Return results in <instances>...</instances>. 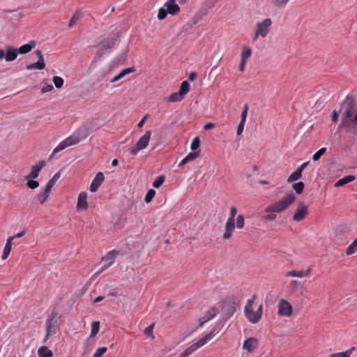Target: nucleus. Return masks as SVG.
Wrapping results in <instances>:
<instances>
[{
    "label": "nucleus",
    "mask_w": 357,
    "mask_h": 357,
    "mask_svg": "<svg viewBox=\"0 0 357 357\" xmlns=\"http://www.w3.org/2000/svg\"><path fill=\"white\" fill-rule=\"evenodd\" d=\"M136 70L135 68L132 67V68H125L123 69V70H121L118 75L120 77V79H122L123 77H124L126 75L128 74H130L131 73H133L135 72Z\"/></svg>",
    "instance_id": "ea45409f"
},
{
    "label": "nucleus",
    "mask_w": 357,
    "mask_h": 357,
    "mask_svg": "<svg viewBox=\"0 0 357 357\" xmlns=\"http://www.w3.org/2000/svg\"><path fill=\"white\" fill-rule=\"evenodd\" d=\"M155 195V191L153 189H150L148 190L146 196H145V198H144V201L146 202V203H149L150 202L152 201L153 198L154 197Z\"/></svg>",
    "instance_id": "58836bf2"
},
{
    "label": "nucleus",
    "mask_w": 357,
    "mask_h": 357,
    "mask_svg": "<svg viewBox=\"0 0 357 357\" xmlns=\"http://www.w3.org/2000/svg\"><path fill=\"white\" fill-rule=\"evenodd\" d=\"M5 54L6 61L10 62L16 59L18 55V52L17 51V48H15L10 45H6Z\"/></svg>",
    "instance_id": "2eb2a0df"
},
{
    "label": "nucleus",
    "mask_w": 357,
    "mask_h": 357,
    "mask_svg": "<svg viewBox=\"0 0 357 357\" xmlns=\"http://www.w3.org/2000/svg\"><path fill=\"white\" fill-rule=\"evenodd\" d=\"M248 111V105H245L244 107H243V110L241 115V121H243V122L246 121Z\"/></svg>",
    "instance_id": "3c124183"
},
{
    "label": "nucleus",
    "mask_w": 357,
    "mask_h": 357,
    "mask_svg": "<svg viewBox=\"0 0 357 357\" xmlns=\"http://www.w3.org/2000/svg\"><path fill=\"white\" fill-rule=\"evenodd\" d=\"M87 195L86 192H81L79 195L77 207L78 209L86 210L88 208V203L86 201Z\"/></svg>",
    "instance_id": "a211bd4d"
},
{
    "label": "nucleus",
    "mask_w": 357,
    "mask_h": 357,
    "mask_svg": "<svg viewBox=\"0 0 357 357\" xmlns=\"http://www.w3.org/2000/svg\"><path fill=\"white\" fill-rule=\"evenodd\" d=\"M213 128H214V124L213 123H208L204 127V130H206L213 129Z\"/></svg>",
    "instance_id": "69168bd1"
},
{
    "label": "nucleus",
    "mask_w": 357,
    "mask_h": 357,
    "mask_svg": "<svg viewBox=\"0 0 357 357\" xmlns=\"http://www.w3.org/2000/svg\"><path fill=\"white\" fill-rule=\"evenodd\" d=\"M238 302L235 297H229L222 302L221 310L222 313V319L227 320L236 311L238 307Z\"/></svg>",
    "instance_id": "7ed1b4c3"
},
{
    "label": "nucleus",
    "mask_w": 357,
    "mask_h": 357,
    "mask_svg": "<svg viewBox=\"0 0 357 357\" xmlns=\"http://www.w3.org/2000/svg\"><path fill=\"white\" fill-rule=\"evenodd\" d=\"M292 313L291 304L284 299H281L278 304V314L280 316L289 317Z\"/></svg>",
    "instance_id": "9d476101"
},
{
    "label": "nucleus",
    "mask_w": 357,
    "mask_h": 357,
    "mask_svg": "<svg viewBox=\"0 0 357 357\" xmlns=\"http://www.w3.org/2000/svg\"><path fill=\"white\" fill-rule=\"evenodd\" d=\"M165 181V176H159L153 183V186L155 188H160Z\"/></svg>",
    "instance_id": "e433bc0d"
},
{
    "label": "nucleus",
    "mask_w": 357,
    "mask_h": 357,
    "mask_svg": "<svg viewBox=\"0 0 357 357\" xmlns=\"http://www.w3.org/2000/svg\"><path fill=\"white\" fill-rule=\"evenodd\" d=\"M326 149L321 148L318 150L313 155L312 159L314 161H317L320 159V158L326 153Z\"/></svg>",
    "instance_id": "4c0bfd02"
},
{
    "label": "nucleus",
    "mask_w": 357,
    "mask_h": 357,
    "mask_svg": "<svg viewBox=\"0 0 357 357\" xmlns=\"http://www.w3.org/2000/svg\"><path fill=\"white\" fill-rule=\"evenodd\" d=\"M310 161L305 162L303 163L301 166H299L297 169L303 172V169L308 165Z\"/></svg>",
    "instance_id": "338daca9"
},
{
    "label": "nucleus",
    "mask_w": 357,
    "mask_h": 357,
    "mask_svg": "<svg viewBox=\"0 0 357 357\" xmlns=\"http://www.w3.org/2000/svg\"><path fill=\"white\" fill-rule=\"evenodd\" d=\"M119 291H120L119 289H114L109 291L108 295L111 296H117L121 294Z\"/></svg>",
    "instance_id": "0e129e2a"
},
{
    "label": "nucleus",
    "mask_w": 357,
    "mask_h": 357,
    "mask_svg": "<svg viewBox=\"0 0 357 357\" xmlns=\"http://www.w3.org/2000/svg\"><path fill=\"white\" fill-rule=\"evenodd\" d=\"M307 206L303 202H298L297 209L293 216V220L296 222L304 220L307 215Z\"/></svg>",
    "instance_id": "1a4fd4ad"
},
{
    "label": "nucleus",
    "mask_w": 357,
    "mask_h": 357,
    "mask_svg": "<svg viewBox=\"0 0 357 357\" xmlns=\"http://www.w3.org/2000/svg\"><path fill=\"white\" fill-rule=\"evenodd\" d=\"M217 312L218 308L213 307L206 312V313L203 317V319L208 321L212 319L216 315Z\"/></svg>",
    "instance_id": "bb28decb"
},
{
    "label": "nucleus",
    "mask_w": 357,
    "mask_h": 357,
    "mask_svg": "<svg viewBox=\"0 0 357 357\" xmlns=\"http://www.w3.org/2000/svg\"><path fill=\"white\" fill-rule=\"evenodd\" d=\"M167 13H169L166 8H160L159 11H158V19L160 20H164L167 17Z\"/></svg>",
    "instance_id": "de8ad7c7"
},
{
    "label": "nucleus",
    "mask_w": 357,
    "mask_h": 357,
    "mask_svg": "<svg viewBox=\"0 0 357 357\" xmlns=\"http://www.w3.org/2000/svg\"><path fill=\"white\" fill-rule=\"evenodd\" d=\"M197 77V73L195 72H191L189 75L188 79L190 81H194Z\"/></svg>",
    "instance_id": "774afa93"
},
{
    "label": "nucleus",
    "mask_w": 357,
    "mask_h": 357,
    "mask_svg": "<svg viewBox=\"0 0 357 357\" xmlns=\"http://www.w3.org/2000/svg\"><path fill=\"white\" fill-rule=\"evenodd\" d=\"M45 160H43L39 161L38 164L33 165L31 167V172L25 176V180L36 178L38 176L40 171L45 166Z\"/></svg>",
    "instance_id": "9b49d317"
},
{
    "label": "nucleus",
    "mask_w": 357,
    "mask_h": 357,
    "mask_svg": "<svg viewBox=\"0 0 357 357\" xmlns=\"http://www.w3.org/2000/svg\"><path fill=\"white\" fill-rule=\"evenodd\" d=\"M100 328V322L99 321H93L91 324V330L90 337H95L99 331Z\"/></svg>",
    "instance_id": "2f4dec72"
},
{
    "label": "nucleus",
    "mask_w": 357,
    "mask_h": 357,
    "mask_svg": "<svg viewBox=\"0 0 357 357\" xmlns=\"http://www.w3.org/2000/svg\"><path fill=\"white\" fill-rule=\"evenodd\" d=\"M237 210L235 207H231L230 209V217L228 218V220H231L232 221H234L235 215H236Z\"/></svg>",
    "instance_id": "bf43d9fd"
},
{
    "label": "nucleus",
    "mask_w": 357,
    "mask_h": 357,
    "mask_svg": "<svg viewBox=\"0 0 357 357\" xmlns=\"http://www.w3.org/2000/svg\"><path fill=\"white\" fill-rule=\"evenodd\" d=\"M339 112L336 110H334L332 113L331 120L333 123H337L338 121Z\"/></svg>",
    "instance_id": "680f3d73"
},
{
    "label": "nucleus",
    "mask_w": 357,
    "mask_h": 357,
    "mask_svg": "<svg viewBox=\"0 0 357 357\" xmlns=\"http://www.w3.org/2000/svg\"><path fill=\"white\" fill-rule=\"evenodd\" d=\"M357 251V238L352 242V243L347 248L346 253L347 255H351Z\"/></svg>",
    "instance_id": "c756f323"
},
{
    "label": "nucleus",
    "mask_w": 357,
    "mask_h": 357,
    "mask_svg": "<svg viewBox=\"0 0 357 357\" xmlns=\"http://www.w3.org/2000/svg\"><path fill=\"white\" fill-rule=\"evenodd\" d=\"M183 98V96H182L179 92H178L171 94L168 98V100L169 102H178L181 101Z\"/></svg>",
    "instance_id": "72a5a7b5"
},
{
    "label": "nucleus",
    "mask_w": 357,
    "mask_h": 357,
    "mask_svg": "<svg viewBox=\"0 0 357 357\" xmlns=\"http://www.w3.org/2000/svg\"><path fill=\"white\" fill-rule=\"evenodd\" d=\"M262 305H260L257 310L255 312V317H252V319H250V322L252 324H256L260 320L262 315Z\"/></svg>",
    "instance_id": "cd10ccee"
},
{
    "label": "nucleus",
    "mask_w": 357,
    "mask_h": 357,
    "mask_svg": "<svg viewBox=\"0 0 357 357\" xmlns=\"http://www.w3.org/2000/svg\"><path fill=\"white\" fill-rule=\"evenodd\" d=\"M271 24L272 22L270 18H266L262 22H258L253 40H256L259 36H261L263 38L266 37L269 32Z\"/></svg>",
    "instance_id": "39448f33"
},
{
    "label": "nucleus",
    "mask_w": 357,
    "mask_h": 357,
    "mask_svg": "<svg viewBox=\"0 0 357 357\" xmlns=\"http://www.w3.org/2000/svg\"><path fill=\"white\" fill-rule=\"evenodd\" d=\"M151 135V132L147 130L145 134L139 139L135 146L131 149L130 153L132 155H136L139 151L144 149L149 144Z\"/></svg>",
    "instance_id": "423d86ee"
},
{
    "label": "nucleus",
    "mask_w": 357,
    "mask_h": 357,
    "mask_svg": "<svg viewBox=\"0 0 357 357\" xmlns=\"http://www.w3.org/2000/svg\"><path fill=\"white\" fill-rule=\"evenodd\" d=\"M80 139L77 136H70L69 137L63 140L53 151L51 157H53L56 153L63 150L64 149L79 143Z\"/></svg>",
    "instance_id": "6e6552de"
},
{
    "label": "nucleus",
    "mask_w": 357,
    "mask_h": 357,
    "mask_svg": "<svg viewBox=\"0 0 357 357\" xmlns=\"http://www.w3.org/2000/svg\"><path fill=\"white\" fill-rule=\"evenodd\" d=\"M252 54V50L248 46H243L241 53V59L247 60Z\"/></svg>",
    "instance_id": "473e14b6"
},
{
    "label": "nucleus",
    "mask_w": 357,
    "mask_h": 357,
    "mask_svg": "<svg viewBox=\"0 0 357 357\" xmlns=\"http://www.w3.org/2000/svg\"><path fill=\"white\" fill-rule=\"evenodd\" d=\"M356 105L355 96L352 92L349 93L345 100L342 102L340 111L342 110V116L339 129L344 127H349L352 125V119L354 118V109Z\"/></svg>",
    "instance_id": "f257e3e1"
},
{
    "label": "nucleus",
    "mask_w": 357,
    "mask_h": 357,
    "mask_svg": "<svg viewBox=\"0 0 357 357\" xmlns=\"http://www.w3.org/2000/svg\"><path fill=\"white\" fill-rule=\"evenodd\" d=\"M304 187H305V185H304L303 182H302V181H299L293 185L294 190L298 195H300L303 192Z\"/></svg>",
    "instance_id": "c9c22d12"
},
{
    "label": "nucleus",
    "mask_w": 357,
    "mask_h": 357,
    "mask_svg": "<svg viewBox=\"0 0 357 357\" xmlns=\"http://www.w3.org/2000/svg\"><path fill=\"white\" fill-rule=\"evenodd\" d=\"M200 146V139L199 138V137H196L193 139L192 143H191V146H190V149L192 151H196Z\"/></svg>",
    "instance_id": "a18cd8bd"
},
{
    "label": "nucleus",
    "mask_w": 357,
    "mask_h": 357,
    "mask_svg": "<svg viewBox=\"0 0 357 357\" xmlns=\"http://www.w3.org/2000/svg\"><path fill=\"white\" fill-rule=\"evenodd\" d=\"M235 229V221H232L231 220H227L226 225L225 232L223 234L224 239H229L231 237L233 231Z\"/></svg>",
    "instance_id": "f3484780"
},
{
    "label": "nucleus",
    "mask_w": 357,
    "mask_h": 357,
    "mask_svg": "<svg viewBox=\"0 0 357 357\" xmlns=\"http://www.w3.org/2000/svg\"><path fill=\"white\" fill-rule=\"evenodd\" d=\"M50 193V191L47 190L46 188H45L42 192H40L38 194V198L41 204L45 203V202L47 200V197H49Z\"/></svg>",
    "instance_id": "c85d7f7f"
},
{
    "label": "nucleus",
    "mask_w": 357,
    "mask_h": 357,
    "mask_svg": "<svg viewBox=\"0 0 357 357\" xmlns=\"http://www.w3.org/2000/svg\"><path fill=\"white\" fill-rule=\"evenodd\" d=\"M189 90L190 84L186 80L183 81L180 86L179 93L184 96L185 94L188 93Z\"/></svg>",
    "instance_id": "7c9ffc66"
},
{
    "label": "nucleus",
    "mask_w": 357,
    "mask_h": 357,
    "mask_svg": "<svg viewBox=\"0 0 357 357\" xmlns=\"http://www.w3.org/2000/svg\"><path fill=\"white\" fill-rule=\"evenodd\" d=\"M245 123V122L240 121L238 126L237 128V131H236L237 135H240L242 134L243 129H244Z\"/></svg>",
    "instance_id": "13d9d810"
},
{
    "label": "nucleus",
    "mask_w": 357,
    "mask_h": 357,
    "mask_svg": "<svg viewBox=\"0 0 357 357\" xmlns=\"http://www.w3.org/2000/svg\"><path fill=\"white\" fill-rule=\"evenodd\" d=\"M14 238V237H9L6 241L3 255L1 256L2 259H6L10 255L11 250V241Z\"/></svg>",
    "instance_id": "5701e85b"
},
{
    "label": "nucleus",
    "mask_w": 357,
    "mask_h": 357,
    "mask_svg": "<svg viewBox=\"0 0 357 357\" xmlns=\"http://www.w3.org/2000/svg\"><path fill=\"white\" fill-rule=\"evenodd\" d=\"M268 214L266 215H264L262 216V218L264 220H266V221H271V220H273L275 219L276 218V215L273 214V213H267Z\"/></svg>",
    "instance_id": "5fc2aeb1"
},
{
    "label": "nucleus",
    "mask_w": 357,
    "mask_h": 357,
    "mask_svg": "<svg viewBox=\"0 0 357 357\" xmlns=\"http://www.w3.org/2000/svg\"><path fill=\"white\" fill-rule=\"evenodd\" d=\"M299 282L296 280H291L289 284V288L292 291H296L298 287Z\"/></svg>",
    "instance_id": "864d4df0"
},
{
    "label": "nucleus",
    "mask_w": 357,
    "mask_h": 357,
    "mask_svg": "<svg viewBox=\"0 0 357 357\" xmlns=\"http://www.w3.org/2000/svg\"><path fill=\"white\" fill-rule=\"evenodd\" d=\"M286 276L303 278V277H304V274L303 273V271H296L292 270V271L287 272L286 273Z\"/></svg>",
    "instance_id": "79ce46f5"
},
{
    "label": "nucleus",
    "mask_w": 357,
    "mask_h": 357,
    "mask_svg": "<svg viewBox=\"0 0 357 357\" xmlns=\"http://www.w3.org/2000/svg\"><path fill=\"white\" fill-rule=\"evenodd\" d=\"M53 89H54V87L52 84H47L42 88V92L47 93V92L52 91Z\"/></svg>",
    "instance_id": "052dcab7"
},
{
    "label": "nucleus",
    "mask_w": 357,
    "mask_h": 357,
    "mask_svg": "<svg viewBox=\"0 0 357 357\" xmlns=\"http://www.w3.org/2000/svg\"><path fill=\"white\" fill-rule=\"evenodd\" d=\"M245 219L243 215H238L236 218V227L238 229H241L244 227Z\"/></svg>",
    "instance_id": "49530a36"
},
{
    "label": "nucleus",
    "mask_w": 357,
    "mask_h": 357,
    "mask_svg": "<svg viewBox=\"0 0 357 357\" xmlns=\"http://www.w3.org/2000/svg\"><path fill=\"white\" fill-rule=\"evenodd\" d=\"M114 263V261H112L109 262L107 264L104 265L101 268H100L97 271V274L102 273L103 271H105L106 269H107L109 267H110Z\"/></svg>",
    "instance_id": "4d7b16f0"
},
{
    "label": "nucleus",
    "mask_w": 357,
    "mask_h": 357,
    "mask_svg": "<svg viewBox=\"0 0 357 357\" xmlns=\"http://www.w3.org/2000/svg\"><path fill=\"white\" fill-rule=\"evenodd\" d=\"M295 200L296 196L293 193L288 194L280 201L268 206L265 209V213L282 212L287 209Z\"/></svg>",
    "instance_id": "f03ea898"
},
{
    "label": "nucleus",
    "mask_w": 357,
    "mask_h": 357,
    "mask_svg": "<svg viewBox=\"0 0 357 357\" xmlns=\"http://www.w3.org/2000/svg\"><path fill=\"white\" fill-rule=\"evenodd\" d=\"M82 15V14L81 12H79V11L75 12L73 15V16L71 17V18L69 21V23L68 25V29L73 28L77 24V22L79 20V19L81 18Z\"/></svg>",
    "instance_id": "412c9836"
},
{
    "label": "nucleus",
    "mask_w": 357,
    "mask_h": 357,
    "mask_svg": "<svg viewBox=\"0 0 357 357\" xmlns=\"http://www.w3.org/2000/svg\"><path fill=\"white\" fill-rule=\"evenodd\" d=\"M53 82L55 85V86L57 88V89H60L62 87L63 84V79L62 77H59V76H54L53 77Z\"/></svg>",
    "instance_id": "a19ab883"
},
{
    "label": "nucleus",
    "mask_w": 357,
    "mask_h": 357,
    "mask_svg": "<svg viewBox=\"0 0 357 357\" xmlns=\"http://www.w3.org/2000/svg\"><path fill=\"white\" fill-rule=\"evenodd\" d=\"M27 181L26 185L29 188L34 190L39 186V183L37 181H34L32 178H29Z\"/></svg>",
    "instance_id": "c03bdc74"
},
{
    "label": "nucleus",
    "mask_w": 357,
    "mask_h": 357,
    "mask_svg": "<svg viewBox=\"0 0 357 357\" xmlns=\"http://www.w3.org/2000/svg\"><path fill=\"white\" fill-rule=\"evenodd\" d=\"M355 180V176L353 175H348L342 178L339 179L335 184V187L343 186L347 183H349Z\"/></svg>",
    "instance_id": "4be33fe9"
},
{
    "label": "nucleus",
    "mask_w": 357,
    "mask_h": 357,
    "mask_svg": "<svg viewBox=\"0 0 357 357\" xmlns=\"http://www.w3.org/2000/svg\"><path fill=\"white\" fill-rule=\"evenodd\" d=\"M154 326H155V324H151L149 326L146 327L144 331V333L147 335V336H150L153 334V328H154Z\"/></svg>",
    "instance_id": "603ef678"
},
{
    "label": "nucleus",
    "mask_w": 357,
    "mask_h": 357,
    "mask_svg": "<svg viewBox=\"0 0 357 357\" xmlns=\"http://www.w3.org/2000/svg\"><path fill=\"white\" fill-rule=\"evenodd\" d=\"M289 0H271L272 3L277 7H284Z\"/></svg>",
    "instance_id": "09e8293b"
},
{
    "label": "nucleus",
    "mask_w": 357,
    "mask_h": 357,
    "mask_svg": "<svg viewBox=\"0 0 357 357\" xmlns=\"http://www.w3.org/2000/svg\"><path fill=\"white\" fill-rule=\"evenodd\" d=\"M175 2L176 0H168L165 3V6L166 7L168 13L172 15H177L180 11L179 6Z\"/></svg>",
    "instance_id": "dca6fc26"
},
{
    "label": "nucleus",
    "mask_w": 357,
    "mask_h": 357,
    "mask_svg": "<svg viewBox=\"0 0 357 357\" xmlns=\"http://www.w3.org/2000/svg\"><path fill=\"white\" fill-rule=\"evenodd\" d=\"M56 313L53 312L51 315L47 319L46 321V335L43 340V343L46 342L50 335L55 334L56 333Z\"/></svg>",
    "instance_id": "0eeeda50"
},
{
    "label": "nucleus",
    "mask_w": 357,
    "mask_h": 357,
    "mask_svg": "<svg viewBox=\"0 0 357 357\" xmlns=\"http://www.w3.org/2000/svg\"><path fill=\"white\" fill-rule=\"evenodd\" d=\"M245 64H246V60L245 59H241V63L239 65V71L240 72H244L245 68Z\"/></svg>",
    "instance_id": "e2e57ef3"
},
{
    "label": "nucleus",
    "mask_w": 357,
    "mask_h": 357,
    "mask_svg": "<svg viewBox=\"0 0 357 357\" xmlns=\"http://www.w3.org/2000/svg\"><path fill=\"white\" fill-rule=\"evenodd\" d=\"M60 178V172H56L54 176L47 182L45 185V188L47 190L51 191L52 188L54 185L56 181Z\"/></svg>",
    "instance_id": "a878e982"
},
{
    "label": "nucleus",
    "mask_w": 357,
    "mask_h": 357,
    "mask_svg": "<svg viewBox=\"0 0 357 357\" xmlns=\"http://www.w3.org/2000/svg\"><path fill=\"white\" fill-rule=\"evenodd\" d=\"M258 340L255 337H250L244 341L243 348L249 353H252L258 347Z\"/></svg>",
    "instance_id": "4468645a"
},
{
    "label": "nucleus",
    "mask_w": 357,
    "mask_h": 357,
    "mask_svg": "<svg viewBox=\"0 0 357 357\" xmlns=\"http://www.w3.org/2000/svg\"><path fill=\"white\" fill-rule=\"evenodd\" d=\"M35 54L38 56V60L37 62L34 63L29 64L26 66V68L28 70H33V69H38V70H43L45 67V63L44 62V58L43 55L42 54V52L40 50H36Z\"/></svg>",
    "instance_id": "f8f14e48"
},
{
    "label": "nucleus",
    "mask_w": 357,
    "mask_h": 357,
    "mask_svg": "<svg viewBox=\"0 0 357 357\" xmlns=\"http://www.w3.org/2000/svg\"><path fill=\"white\" fill-rule=\"evenodd\" d=\"M107 350V347H105L98 348L93 354V357H102Z\"/></svg>",
    "instance_id": "8fccbe9b"
},
{
    "label": "nucleus",
    "mask_w": 357,
    "mask_h": 357,
    "mask_svg": "<svg viewBox=\"0 0 357 357\" xmlns=\"http://www.w3.org/2000/svg\"><path fill=\"white\" fill-rule=\"evenodd\" d=\"M302 176V172L296 169V171H294L293 173L291 174V175L287 178L288 183H292L294 181H296L298 179H300Z\"/></svg>",
    "instance_id": "393cba45"
},
{
    "label": "nucleus",
    "mask_w": 357,
    "mask_h": 357,
    "mask_svg": "<svg viewBox=\"0 0 357 357\" xmlns=\"http://www.w3.org/2000/svg\"><path fill=\"white\" fill-rule=\"evenodd\" d=\"M245 314L248 319L250 321V319H252V317H255V312L253 311L252 307H245Z\"/></svg>",
    "instance_id": "37998d69"
},
{
    "label": "nucleus",
    "mask_w": 357,
    "mask_h": 357,
    "mask_svg": "<svg viewBox=\"0 0 357 357\" xmlns=\"http://www.w3.org/2000/svg\"><path fill=\"white\" fill-rule=\"evenodd\" d=\"M36 45V41L31 40L29 43L22 45L20 47L17 48L18 54H26V53L31 52V50L35 47Z\"/></svg>",
    "instance_id": "6ab92c4d"
},
{
    "label": "nucleus",
    "mask_w": 357,
    "mask_h": 357,
    "mask_svg": "<svg viewBox=\"0 0 357 357\" xmlns=\"http://www.w3.org/2000/svg\"><path fill=\"white\" fill-rule=\"evenodd\" d=\"M199 155V151L192 152L187 155L185 158H184L181 162L178 164V167L182 168L185 164H187L190 161H192L195 160Z\"/></svg>",
    "instance_id": "aec40b11"
},
{
    "label": "nucleus",
    "mask_w": 357,
    "mask_h": 357,
    "mask_svg": "<svg viewBox=\"0 0 357 357\" xmlns=\"http://www.w3.org/2000/svg\"><path fill=\"white\" fill-rule=\"evenodd\" d=\"M119 252L117 250H112L107 252L105 256L102 258V261H108L112 258L116 257L119 255Z\"/></svg>",
    "instance_id": "f704fd0d"
},
{
    "label": "nucleus",
    "mask_w": 357,
    "mask_h": 357,
    "mask_svg": "<svg viewBox=\"0 0 357 357\" xmlns=\"http://www.w3.org/2000/svg\"><path fill=\"white\" fill-rule=\"evenodd\" d=\"M38 356L40 357H52L53 353L46 347H41L38 350Z\"/></svg>",
    "instance_id": "b1692460"
},
{
    "label": "nucleus",
    "mask_w": 357,
    "mask_h": 357,
    "mask_svg": "<svg viewBox=\"0 0 357 357\" xmlns=\"http://www.w3.org/2000/svg\"><path fill=\"white\" fill-rule=\"evenodd\" d=\"M215 330H212L210 333H207L204 337L201 338L199 341L192 344L186 349L181 355L180 357H188L197 349L204 346L213 337Z\"/></svg>",
    "instance_id": "20e7f679"
},
{
    "label": "nucleus",
    "mask_w": 357,
    "mask_h": 357,
    "mask_svg": "<svg viewBox=\"0 0 357 357\" xmlns=\"http://www.w3.org/2000/svg\"><path fill=\"white\" fill-rule=\"evenodd\" d=\"M329 357H349V353L345 351L334 353L331 354Z\"/></svg>",
    "instance_id": "6e6d98bb"
},
{
    "label": "nucleus",
    "mask_w": 357,
    "mask_h": 357,
    "mask_svg": "<svg viewBox=\"0 0 357 357\" xmlns=\"http://www.w3.org/2000/svg\"><path fill=\"white\" fill-rule=\"evenodd\" d=\"M105 180V176L102 172H100L96 174L95 178H93L91 185H90V191L92 192H95L98 190L99 187L101 185L102 182Z\"/></svg>",
    "instance_id": "ddd939ff"
}]
</instances>
